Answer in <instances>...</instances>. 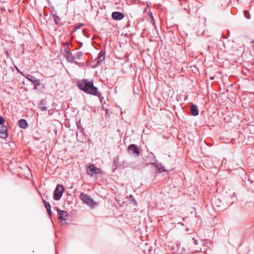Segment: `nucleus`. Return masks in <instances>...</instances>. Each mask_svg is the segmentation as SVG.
<instances>
[{"mask_svg":"<svg viewBox=\"0 0 254 254\" xmlns=\"http://www.w3.org/2000/svg\"><path fill=\"white\" fill-rule=\"evenodd\" d=\"M207 49L208 51L209 50V46L208 45L207 46Z\"/></svg>","mask_w":254,"mask_h":254,"instance_id":"bb28decb","label":"nucleus"},{"mask_svg":"<svg viewBox=\"0 0 254 254\" xmlns=\"http://www.w3.org/2000/svg\"><path fill=\"white\" fill-rule=\"evenodd\" d=\"M53 16H54V20H55L56 24H58L59 21H60V17L56 15H54Z\"/></svg>","mask_w":254,"mask_h":254,"instance_id":"a211bd4d","label":"nucleus"},{"mask_svg":"<svg viewBox=\"0 0 254 254\" xmlns=\"http://www.w3.org/2000/svg\"><path fill=\"white\" fill-rule=\"evenodd\" d=\"M156 164H158V163H153L152 164V165L153 166H155L156 167Z\"/></svg>","mask_w":254,"mask_h":254,"instance_id":"b1692460","label":"nucleus"},{"mask_svg":"<svg viewBox=\"0 0 254 254\" xmlns=\"http://www.w3.org/2000/svg\"><path fill=\"white\" fill-rule=\"evenodd\" d=\"M128 149L129 151H131L133 153L135 154L136 155H138L139 151L136 145L133 144H130L128 146Z\"/></svg>","mask_w":254,"mask_h":254,"instance_id":"0eeeda50","label":"nucleus"},{"mask_svg":"<svg viewBox=\"0 0 254 254\" xmlns=\"http://www.w3.org/2000/svg\"><path fill=\"white\" fill-rule=\"evenodd\" d=\"M198 236H196L195 233H192L190 235V238L191 239L190 243H193L194 245H196L198 244Z\"/></svg>","mask_w":254,"mask_h":254,"instance_id":"9d476101","label":"nucleus"},{"mask_svg":"<svg viewBox=\"0 0 254 254\" xmlns=\"http://www.w3.org/2000/svg\"><path fill=\"white\" fill-rule=\"evenodd\" d=\"M58 218L61 220V222L66 221V218L68 215L67 212L65 211L61 210L58 209Z\"/></svg>","mask_w":254,"mask_h":254,"instance_id":"20e7f679","label":"nucleus"},{"mask_svg":"<svg viewBox=\"0 0 254 254\" xmlns=\"http://www.w3.org/2000/svg\"><path fill=\"white\" fill-rule=\"evenodd\" d=\"M96 97H98L101 103H102V100L104 99L103 97H101V93L98 91V88L96 87Z\"/></svg>","mask_w":254,"mask_h":254,"instance_id":"dca6fc26","label":"nucleus"},{"mask_svg":"<svg viewBox=\"0 0 254 254\" xmlns=\"http://www.w3.org/2000/svg\"><path fill=\"white\" fill-rule=\"evenodd\" d=\"M190 112L192 116H196L198 115V111L197 106L192 104L190 107Z\"/></svg>","mask_w":254,"mask_h":254,"instance_id":"9b49d317","label":"nucleus"},{"mask_svg":"<svg viewBox=\"0 0 254 254\" xmlns=\"http://www.w3.org/2000/svg\"><path fill=\"white\" fill-rule=\"evenodd\" d=\"M149 17H150V18L151 19V21H154V20L153 16V15H152V14L151 13H150L149 14Z\"/></svg>","mask_w":254,"mask_h":254,"instance_id":"aec40b11","label":"nucleus"},{"mask_svg":"<svg viewBox=\"0 0 254 254\" xmlns=\"http://www.w3.org/2000/svg\"><path fill=\"white\" fill-rule=\"evenodd\" d=\"M156 172L157 173H162L166 171L164 167L162 165L161 163H158V164H156Z\"/></svg>","mask_w":254,"mask_h":254,"instance_id":"f8f14e48","label":"nucleus"},{"mask_svg":"<svg viewBox=\"0 0 254 254\" xmlns=\"http://www.w3.org/2000/svg\"><path fill=\"white\" fill-rule=\"evenodd\" d=\"M64 189L61 185H58L54 193V198L55 200H59L62 196Z\"/></svg>","mask_w":254,"mask_h":254,"instance_id":"7ed1b4c3","label":"nucleus"},{"mask_svg":"<svg viewBox=\"0 0 254 254\" xmlns=\"http://www.w3.org/2000/svg\"><path fill=\"white\" fill-rule=\"evenodd\" d=\"M40 108L42 111L46 110L47 109V107H41Z\"/></svg>","mask_w":254,"mask_h":254,"instance_id":"5701e85b","label":"nucleus"},{"mask_svg":"<svg viewBox=\"0 0 254 254\" xmlns=\"http://www.w3.org/2000/svg\"><path fill=\"white\" fill-rule=\"evenodd\" d=\"M252 43H254V40H253V41H252Z\"/></svg>","mask_w":254,"mask_h":254,"instance_id":"c85d7f7f","label":"nucleus"},{"mask_svg":"<svg viewBox=\"0 0 254 254\" xmlns=\"http://www.w3.org/2000/svg\"><path fill=\"white\" fill-rule=\"evenodd\" d=\"M26 78L33 83L35 86H37L40 85V81L39 79H37L34 76L31 75H28L26 76Z\"/></svg>","mask_w":254,"mask_h":254,"instance_id":"39448f33","label":"nucleus"},{"mask_svg":"<svg viewBox=\"0 0 254 254\" xmlns=\"http://www.w3.org/2000/svg\"><path fill=\"white\" fill-rule=\"evenodd\" d=\"M7 136V128L5 126H1L0 129V137L2 138H5Z\"/></svg>","mask_w":254,"mask_h":254,"instance_id":"6e6552de","label":"nucleus"},{"mask_svg":"<svg viewBox=\"0 0 254 254\" xmlns=\"http://www.w3.org/2000/svg\"><path fill=\"white\" fill-rule=\"evenodd\" d=\"M88 174L93 176L95 174V167L93 165H90L87 170Z\"/></svg>","mask_w":254,"mask_h":254,"instance_id":"ddd939ff","label":"nucleus"},{"mask_svg":"<svg viewBox=\"0 0 254 254\" xmlns=\"http://www.w3.org/2000/svg\"><path fill=\"white\" fill-rule=\"evenodd\" d=\"M218 206H220V204L221 203V201L218 200Z\"/></svg>","mask_w":254,"mask_h":254,"instance_id":"393cba45","label":"nucleus"},{"mask_svg":"<svg viewBox=\"0 0 254 254\" xmlns=\"http://www.w3.org/2000/svg\"><path fill=\"white\" fill-rule=\"evenodd\" d=\"M78 86L80 89L87 94L95 95V87L93 85V81L83 79L78 82Z\"/></svg>","mask_w":254,"mask_h":254,"instance_id":"f257e3e1","label":"nucleus"},{"mask_svg":"<svg viewBox=\"0 0 254 254\" xmlns=\"http://www.w3.org/2000/svg\"><path fill=\"white\" fill-rule=\"evenodd\" d=\"M218 206H220V204L221 203V201L218 200Z\"/></svg>","mask_w":254,"mask_h":254,"instance_id":"a878e982","label":"nucleus"},{"mask_svg":"<svg viewBox=\"0 0 254 254\" xmlns=\"http://www.w3.org/2000/svg\"><path fill=\"white\" fill-rule=\"evenodd\" d=\"M213 79H214V77H210V79L213 80Z\"/></svg>","mask_w":254,"mask_h":254,"instance_id":"cd10ccee","label":"nucleus"},{"mask_svg":"<svg viewBox=\"0 0 254 254\" xmlns=\"http://www.w3.org/2000/svg\"><path fill=\"white\" fill-rule=\"evenodd\" d=\"M4 120L3 118L1 116H0V125L3 124L4 123Z\"/></svg>","mask_w":254,"mask_h":254,"instance_id":"6ab92c4d","label":"nucleus"},{"mask_svg":"<svg viewBox=\"0 0 254 254\" xmlns=\"http://www.w3.org/2000/svg\"><path fill=\"white\" fill-rule=\"evenodd\" d=\"M105 51L102 50L98 54V57L96 60H98V63H100L103 61L105 58Z\"/></svg>","mask_w":254,"mask_h":254,"instance_id":"1a4fd4ad","label":"nucleus"},{"mask_svg":"<svg viewBox=\"0 0 254 254\" xmlns=\"http://www.w3.org/2000/svg\"><path fill=\"white\" fill-rule=\"evenodd\" d=\"M100 173H101V170L99 168L96 167V175L98 174H100ZM97 177L96 176V178Z\"/></svg>","mask_w":254,"mask_h":254,"instance_id":"412c9836","label":"nucleus"},{"mask_svg":"<svg viewBox=\"0 0 254 254\" xmlns=\"http://www.w3.org/2000/svg\"><path fill=\"white\" fill-rule=\"evenodd\" d=\"M82 55V53L81 52H79L77 54V58H79Z\"/></svg>","mask_w":254,"mask_h":254,"instance_id":"4be33fe9","label":"nucleus"},{"mask_svg":"<svg viewBox=\"0 0 254 254\" xmlns=\"http://www.w3.org/2000/svg\"><path fill=\"white\" fill-rule=\"evenodd\" d=\"M244 14L247 19H250L251 15H250L249 12L248 10H244Z\"/></svg>","mask_w":254,"mask_h":254,"instance_id":"f3484780","label":"nucleus"},{"mask_svg":"<svg viewBox=\"0 0 254 254\" xmlns=\"http://www.w3.org/2000/svg\"><path fill=\"white\" fill-rule=\"evenodd\" d=\"M18 124L19 127L22 128H26L28 126L26 121L23 119L19 120L18 122Z\"/></svg>","mask_w":254,"mask_h":254,"instance_id":"4468645a","label":"nucleus"},{"mask_svg":"<svg viewBox=\"0 0 254 254\" xmlns=\"http://www.w3.org/2000/svg\"><path fill=\"white\" fill-rule=\"evenodd\" d=\"M80 197L88 206L91 208L94 207L95 202L93 198L84 193H81Z\"/></svg>","mask_w":254,"mask_h":254,"instance_id":"f03ea898","label":"nucleus"},{"mask_svg":"<svg viewBox=\"0 0 254 254\" xmlns=\"http://www.w3.org/2000/svg\"><path fill=\"white\" fill-rule=\"evenodd\" d=\"M43 201L45 203V206L47 210L48 213L49 215L50 216L52 213L50 204H49V203L45 201V200H43Z\"/></svg>","mask_w":254,"mask_h":254,"instance_id":"2eb2a0df","label":"nucleus"},{"mask_svg":"<svg viewBox=\"0 0 254 254\" xmlns=\"http://www.w3.org/2000/svg\"><path fill=\"white\" fill-rule=\"evenodd\" d=\"M112 17L114 20H120L124 18V14L120 12L114 11L112 14Z\"/></svg>","mask_w":254,"mask_h":254,"instance_id":"423d86ee","label":"nucleus"}]
</instances>
